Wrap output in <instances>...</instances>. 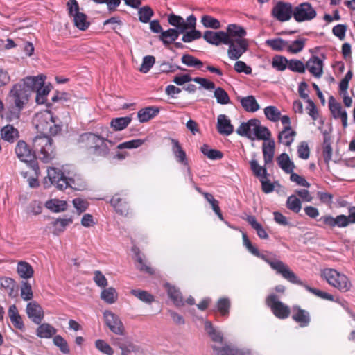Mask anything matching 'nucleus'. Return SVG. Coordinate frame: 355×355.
<instances>
[{"mask_svg":"<svg viewBox=\"0 0 355 355\" xmlns=\"http://www.w3.org/2000/svg\"><path fill=\"white\" fill-rule=\"evenodd\" d=\"M78 141L89 150V154L101 157H106L110 153V147L114 145L112 141L93 132L80 135Z\"/></svg>","mask_w":355,"mask_h":355,"instance_id":"nucleus-1","label":"nucleus"},{"mask_svg":"<svg viewBox=\"0 0 355 355\" xmlns=\"http://www.w3.org/2000/svg\"><path fill=\"white\" fill-rule=\"evenodd\" d=\"M236 133L251 140H269L271 132L267 127L262 126L257 119H252L247 122H243L236 129Z\"/></svg>","mask_w":355,"mask_h":355,"instance_id":"nucleus-2","label":"nucleus"},{"mask_svg":"<svg viewBox=\"0 0 355 355\" xmlns=\"http://www.w3.org/2000/svg\"><path fill=\"white\" fill-rule=\"evenodd\" d=\"M253 255L266 261L272 270L276 271L277 274L281 275L289 282H297L295 273L290 269L288 265L281 260L276 259L275 255L272 253L267 252L266 254H262L257 250Z\"/></svg>","mask_w":355,"mask_h":355,"instance_id":"nucleus-3","label":"nucleus"},{"mask_svg":"<svg viewBox=\"0 0 355 355\" xmlns=\"http://www.w3.org/2000/svg\"><path fill=\"white\" fill-rule=\"evenodd\" d=\"M33 148L35 149V155L43 162L47 163L52 160L56 155L55 147L53 139L46 135H37L33 139Z\"/></svg>","mask_w":355,"mask_h":355,"instance_id":"nucleus-4","label":"nucleus"},{"mask_svg":"<svg viewBox=\"0 0 355 355\" xmlns=\"http://www.w3.org/2000/svg\"><path fill=\"white\" fill-rule=\"evenodd\" d=\"M321 276L330 286L337 288L340 292H347L352 287V284L348 277L335 269H324L322 271Z\"/></svg>","mask_w":355,"mask_h":355,"instance_id":"nucleus-5","label":"nucleus"},{"mask_svg":"<svg viewBox=\"0 0 355 355\" xmlns=\"http://www.w3.org/2000/svg\"><path fill=\"white\" fill-rule=\"evenodd\" d=\"M28 77L24 78L22 82L13 85L10 91L9 97L12 103L17 107L24 108L28 103L29 97L31 95V86L27 83Z\"/></svg>","mask_w":355,"mask_h":355,"instance_id":"nucleus-6","label":"nucleus"},{"mask_svg":"<svg viewBox=\"0 0 355 355\" xmlns=\"http://www.w3.org/2000/svg\"><path fill=\"white\" fill-rule=\"evenodd\" d=\"M266 304L269 307L273 315L280 320H285L290 316V307L281 302L279 296L275 293L268 295L265 300Z\"/></svg>","mask_w":355,"mask_h":355,"instance_id":"nucleus-7","label":"nucleus"},{"mask_svg":"<svg viewBox=\"0 0 355 355\" xmlns=\"http://www.w3.org/2000/svg\"><path fill=\"white\" fill-rule=\"evenodd\" d=\"M35 149L31 147L24 140H19L15 148V153L17 157L22 162L26 163L29 166L35 168H37L35 163L36 157Z\"/></svg>","mask_w":355,"mask_h":355,"instance_id":"nucleus-8","label":"nucleus"},{"mask_svg":"<svg viewBox=\"0 0 355 355\" xmlns=\"http://www.w3.org/2000/svg\"><path fill=\"white\" fill-rule=\"evenodd\" d=\"M318 226L322 229L333 230L335 227L344 228L349 225V220L347 216L344 214L338 215L336 217L330 214H325L318 219Z\"/></svg>","mask_w":355,"mask_h":355,"instance_id":"nucleus-9","label":"nucleus"},{"mask_svg":"<svg viewBox=\"0 0 355 355\" xmlns=\"http://www.w3.org/2000/svg\"><path fill=\"white\" fill-rule=\"evenodd\" d=\"M28 84L31 86V93L37 92L36 102L37 104H44L46 101L50 89L48 86H44V80L42 77H28Z\"/></svg>","mask_w":355,"mask_h":355,"instance_id":"nucleus-10","label":"nucleus"},{"mask_svg":"<svg viewBox=\"0 0 355 355\" xmlns=\"http://www.w3.org/2000/svg\"><path fill=\"white\" fill-rule=\"evenodd\" d=\"M316 15L314 8L307 2L300 3L293 8V18L297 22L312 20Z\"/></svg>","mask_w":355,"mask_h":355,"instance_id":"nucleus-11","label":"nucleus"},{"mask_svg":"<svg viewBox=\"0 0 355 355\" xmlns=\"http://www.w3.org/2000/svg\"><path fill=\"white\" fill-rule=\"evenodd\" d=\"M168 23L176 28L175 30L184 33L189 28H194L196 24V18L193 15H189L187 21L182 17L175 14H171L168 17Z\"/></svg>","mask_w":355,"mask_h":355,"instance_id":"nucleus-12","label":"nucleus"},{"mask_svg":"<svg viewBox=\"0 0 355 355\" xmlns=\"http://www.w3.org/2000/svg\"><path fill=\"white\" fill-rule=\"evenodd\" d=\"M272 15L279 21H287L293 17V8L288 2L279 1L272 10Z\"/></svg>","mask_w":355,"mask_h":355,"instance_id":"nucleus-13","label":"nucleus"},{"mask_svg":"<svg viewBox=\"0 0 355 355\" xmlns=\"http://www.w3.org/2000/svg\"><path fill=\"white\" fill-rule=\"evenodd\" d=\"M228 45L227 55L230 60H236L240 58L248 49V42L247 40H230Z\"/></svg>","mask_w":355,"mask_h":355,"instance_id":"nucleus-14","label":"nucleus"},{"mask_svg":"<svg viewBox=\"0 0 355 355\" xmlns=\"http://www.w3.org/2000/svg\"><path fill=\"white\" fill-rule=\"evenodd\" d=\"M105 322L110 330L115 334L123 336L125 334V327L119 317L110 311L103 313Z\"/></svg>","mask_w":355,"mask_h":355,"instance_id":"nucleus-15","label":"nucleus"},{"mask_svg":"<svg viewBox=\"0 0 355 355\" xmlns=\"http://www.w3.org/2000/svg\"><path fill=\"white\" fill-rule=\"evenodd\" d=\"M114 344L121 349V355H130L131 353L135 354L142 353L140 346L136 345L128 338H116L114 340Z\"/></svg>","mask_w":355,"mask_h":355,"instance_id":"nucleus-16","label":"nucleus"},{"mask_svg":"<svg viewBox=\"0 0 355 355\" xmlns=\"http://www.w3.org/2000/svg\"><path fill=\"white\" fill-rule=\"evenodd\" d=\"M34 123L37 131L43 132L48 130L50 123H54L53 114L47 111L37 113L34 118Z\"/></svg>","mask_w":355,"mask_h":355,"instance_id":"nucleus-17","label":"nucleus"},{"mask_svg":"<svg viewBox=\"0 0 355 355\" xmlns=\"http://www.w3.org/2000/svg\"><path fill=\"white\" fill-rule=\"evenodd\" d=\"M292 319L299 324L300 327H306L311 322V315L308 311L295 305L293 306Z\"/></svg>","mask_w":355,"mask_h":355,"instance_id":"nucleus-18","label":"nucleus"},{"mask_svg":"<svg viewBox=\"0 0 355 355\" xmlns=\"http://www.w3.org/2000/svg\"><path fill=\"white\" fill-rule=\"evenodd\" d=\"M323 61L316 55H312L306 62V69L316 78L323 74Z\"/></svg>","mask_w":355,"mask_h":355,"instance_id":"nucleus-19","label":"nucleus"},{"mask_svg":"<svg viewBox=\"0 0 355 355\" xmlns=\"http://www.w3.org/2000/svg\"><path fill=\"white\" fill-rule=\"evenodd\" d=\"M26 313L28 318L37 324H40L44 318L43 309L36 302H31L27 304Z\"/></svg>","mask_w":355,"mask_h":355,"instance_id":"nucleus-20","label":"nucleus"},{"mask_svg":"<svg viewBox=\"0 0 355 355\" xmlns=\"http://www.w3.org/2000/svg\"><path fill=\"white\" fill-rule=\"evenodd\" d=\"M204 40L209 44L219 46L220 44H226L228 43L227 40V35L225 34V31H220L218 32H214L211 31H206L203 34Z\"/></svg>","mask_w":355,"mask_h":355,"instance_id":"nucleus-21","label":"nucleus"},{"mask_svg":"<svg viewBox=\"0 0 355 355\" xmlns=\"http://www.w3.org/2000/svg\"><path fill=\"white\" fill-rule=\"evenodd\" d=\"M322 133L323 135V144H322V156L326 164H329L332 157V148H331V128L329 130H322L320 128Z\"/></svg>","mask_w":355,"mask_h":355,"instance_id":"nucleus-22","label":"nucleus"},{"mask_svg":"<svg viewBox=\"0 0 355 355\" xmlns=\"http://www.w3.org/2000/svg\"><path fill=\"white\" fill-rule=\"evenodd\" d=\"M225 34L227 35V40L230 43V40H245L244 37L246 35V31L241 26L232 24L227 26Z\"/></svg>","mask_w":355,"mask_h":355,"instance_id":"nucleus-23","label":"nucleus"},{"mask_svg":"<svg viewBox=\"0 0 355 355\" xmlns=\"http://www.w3.org/2000/svg\"><path fill=\"white\" fill-rule=\"evenodd\" d=\"M0 135L1 139L10 144L15 143L20 137L18 129L11 124L3 126L0 130Z\"/></svg>","mask_w":355,"mask_h":355,"instance_id":"nucleus-24","label":"nucleus"},{"mask_svg":"<svg viewBox=\"0 0 355 355\" xmlns=\"http://www.w3.org/2000/svg\"><path fill=\"white\" fill-rule=\"evenodd\" d=\"M110 204L119 214L123 216H128L129 214V204L125 198H121L116 194L111 198Z\"/></svg>","mask_w":355,"mask_h":355,"instance_id":"nucleus-25","label":"nucleus"},{"mask_svg":"<svg viewBox=\"0 0 355 355\" xmlns=\"http://www.w3.org/2000/svg\"><path fill=\"white\" fill-rule=\"evenodd\" d=\"M216 127L218 133L223 135L228 136L234 132V126L231 121L225 114L218 115Z\"/></svg>","mask_w":355,"mask_h":355,"instance_id":"nucleus-26","label":"nucleus"},{"mask_svg":"<svg viewBox=\"0 0 355 355\" xmlns=\"http://www.w3.org/2000/svg\"><path fill=\"white\" fill-rule=\"evenodd\" d=\"M171 141L172 144V151L177 161L179 163L183 164L184 166H188L189 162L187 157L186 153L182 149L178 140L171 138Z\"/></svg>","mask_w":355,"mask_h":355,"instance_id":"nucleus-27","label":"nucleus"},{"mask_svg":"<svg viewBox=\"0 0 355 355\" xmlns=\"http://www.w3.org/2000/svg\"><path fill=\"white\" fill-rule=\"evenodd\" d=\"M296 279H297V282H291V283L303 286L306 291H308L309 292L311 293L312 294L315 295V296H317L320 298H322L324 300H327L329 301L334 300V296L332 295H331L327 292L322 291L321 290L309 286L306 284L304 283L297 275H296Z\"/></svg>","mask_w":355,"mask_h":355,"instance_id":"nucleus-28","label":"nucleus"},{"mask_svg":"<svg viewBox=\"0 0 355 355\" xmlns=\"http://www.w3.org/2000/svg\"><path fill=\"white\" fill-rule=\"evenodd\" d=\"M159 112V109L155 106H149L141 109L138 113L137 116L141 123H145L154 118Z\"/></svg>","mask_w":355,"mask_h":355,"instance_id":"nucleus-29","label":"nucleus"},{"mask_svg":"<svg viewBox=\"0 0 355 355\" xmlns=\"http://www.w3.org/2000/svg\"><path fill=\"white\" fill-rule=\"evenodd\" d=\"M296 132L293 130L291 126H285L279 133L278 141L286 146H290L294 140Z\"/></svg>","mask_w":355,"mask_h":355,"instance_id":"nucleus-30","label":"nucleus"},{"mask_svg":"<svg viewBox=\"0 0 355 355\" xmlns=\"http://www.w3.org/2000/svg\"><path fill=\"white\" fill-rule=\"evenodd\" d=\"M240 103L242 107L248 112H255L260 108L255 97L252 95L241 98Z\"/></svg>","mask_w":355,"mask_h":355,"instance_id":"nucleus-31","label":"nucleus"},{"mask_svg":"<svg viewBox=\"0 0 355 355\" xmlns=\"http://www.w3.org/2000/svg\"><path fill=\"white\" fill-rule=\"evenodd\" d=\"M277 162L278 166L286 173H291L295 167L288 155L285 153L277 157Z\"/></svg>","mask_w":355,"mask_h":355,"instance_id":"nucleus-32","label":"nucleus"},{"mask_svg":"<svg viewBox=\"0 0 355 355\" xmlns=\"http://www.w3.org/2000/svg\"><path fill=\"white\" fill-rule=\"evenodd\" d=\"M275 144L274 140H269L267 144H263L262 150L266 165L272 162L275 154Z\"/></svg>","mask_w":355,"mask_h":355,"instance_id":"nucleus-33","label":"nucleus"},{"mask_svg":"<svg viewBox=\"0 0 355 355\" xmlns=\"http://www.w3.org/2000/svg\"><path fill=\"white\" fill-rule=\"evenodd\" d=\"M17 271L20 277L25 279L31 278L34 274V270L31 265L24 261H21L17 263Z\"/></svg>","mask_w":355,"mask_h":355,"instance_id":"nucleus-34","label":"nucleus"},{"mask_svg":"<svg viewBox=\"0 0 355 355\" xmlns=\"http://www.w3.org/2000/svg\"><path fill=\"white\" fill-rule=\"evenodd\" d=\"M168 297L173 300V304L176 306H182L184 305L182 294L179 289L169 284H166Z\"/></svg>","mask_w":355,"mask_h":355,"instance_id":"nucleus-35","label":"nucleus"},{"mask_svg":"<svg viewBox=\"0 0 355 355\" xmlns=\"http://www.w3.org/2000/svg\"><path fill=\"white\" fill-rule=\"evenodd\" d=\"M245 220L257 232V234L260 239H267L268 238V234L266 230L263 227L261 224L257 221L256 218L254 216H247Z\"/></svg>","mask_w":355,"mask_h":355,"instance_id":"nucleus-36","label":"nucleus"},{"mask_svg":"<svg viewBox=\"0 0 355 355\" xmlns=\"http://www.w3.org/2000/svg\"><path fill=\"white\" fill-rule=\"evenodd\" d=\"M180 33V31L174 28H169L167 31L162 32L159 35V39L165 46H168L175 42L178 38Z\"/></svg>","mask_w":355,"mask_h":355,"instance_id":"nucleus-37","label":"nucleus"},{"mask_svg":"<svg viewBox=\"0 0 355 355\" xmlns=\"http://www.w3.org/2000/svg\"><path fill=\"white\" fill-rule=\"evenodd\" d=\"M288 41L281 38L276 37L268 39L266 41V44L273 51H283L287 49Z\"/></svg>","mask_w":355,"mask_h":355,"instance_id":"nucleus-38","label":"nucleus"},{"mask_svg":"<svg viewBox=\"0 0 355 355\" xmlns=\"http://www.w3.org/2000/svg\"><path fill=\"white\" fill-rule=\"evenodd\" d=\"M306 40V38L299 37L291 42L288 41L286 51L293 54L301 52L305 46Z\"/></svg>","mask_w":355,"mask_h":355,"instance_id":"nucleus-39","label":"nucleus"},{"mask_svg":"<svg viewBox=\"0 0 355 355\" xmlns=\"http://www.w3.org/2000/svg\"><path fill=\"white\" fill-rule=\"evenodd\" d=\"M69 187L74 190L83 191L87 188V184L83 177L79 174L69 176Z\"/></svg>","mask_w":355,"mask_h":355,"instance_id":"nucleus-40","label":"nucleus"},{"mask_svg":"<svg viewBox=\"0 0 355 355\" xmlns=\"http://www.w3.org/2000/svg\"><path fill=\"white\" fill-rule=\"evenodd\" d=\"M45 206L53 212H60L67 209V203L64 200L51 199L46 202Z\"/></svg>","mask_w":355,"mask_h":355,"instance_id":"nucleus-41","label":"nucleus"},{"mask_svg":"<svg viewBox=\"0 0 355 355\" xmlns=\"http://www.w3.org/2000/svg\"><path fill=\"white\" fill-rule=\"evenodd\" d=\"M56 333V329L48 323L40 324L37 329V336L42 338H49Z\"/></svg>","mask_w":355,"mask_h":355,"instance_id":"nucleus-42","label":"nucleus"},{"mask_svg":"<svg viewBox=\"0 0 355 355\" xmlns=\"http://www.w3.org/2000/svg\"><path fill=\"white\" fill-rule=\"evenodd\" d=\"M101 298L107 304H113L116 301L118 294L115 288L110 287L102 291Z\"/></svg>","mask_w":355,"mask_h":355,"instance_id":"nucleus-43","label":"nucleus"},{"mask_svg":"<svg viewBox=\"0 0 355 355\" xmlns=\"http://www.w3.org/2000/svg\"><path fill=\"white\" fill-rule=\"evenodd\" d=\"M131 122L130 116L119 117L111 121L110 125L116 131L125 129Z\"/></svg>","mask_w":355,"mask_h":355,"instance_id":"nucleus-44","label":"nucleus"},{"mask_svg":"<svg viewBox=\"0 0 355 355\" xmlns=\"http://www.w3.org/2000/svg\"><path fill=\"white\" fill-rule=\"evenodd\" d=\"M329 107L331 114L335 119H339L342 114L346 112L341 106V105L336 102L333 96H330L329 98Z\"/></svg>","mask_w":355,"mask_h":355,"instance_id":"nucleus-45","label":"nucleus"},{"mask_svg":"<svg viewBox=\"0 0 355 355\" xmlns=\"http://www.w3.org/2000/svg\"><path fill=\"white\" fill-rule=\"evenodd\" d=\"M73 17L74 25L80 30L85 31L89 26V22L87 21V15L83 12L74 13Z\"/></svg>","mask_w":355,"mask_h":355,"instance_id":"nucleus-46","label":"nucleus"},{"mask_svg":"<svg viewBox=\"0 0 355 355\" xmlns=\"http://www.w3.org/2000/svg\"><path fill=\"white\" fill-rule=\"evenodd\" d=\"M181 61L189 67L201 69L203 66V62L201 60L189 54H184L182 56Z\"/></svg>","mask_w":355,"mask_h":355,"instance_id":"nucleus-47","label":"nucleus"},{"mask_svg":"<svg viewBox=\"0 0 355 355\" xmlns=\"http://www.w3.org/2000/svg\"><path fill=\"white\" fill-rule=\"evenodd\" d=\"M230 300L227 297L220 298L217 302V309L222 316L227 317L230 309Z\"/></svg>","mask_w":355,"mask_h":355,"instance_id":"nucleus-48","label":"nucleus"},{"mask_svg":"<svg viewBox=\"0 0 355 355\" xmlns=\"http://www.w3.org/2000/svg\"><path fill=\"white\" fill-rule=\"evenodd\" d=\"M153 15V10L148 6H143L138 10L139 19L142 23L149 22Z\"/></svg>","mask_w":355,"mask_h":355,"instance_id":"nucleus-49","label":"nucleus"},{"mask_svg":"<svg viewBox=\"0 0 355 355\" xmlns=\"http://www.w3.org/2000/svg\"><path fill=\"white\" fill-rule=\"evenodd\" d=\"M250 165L253 174L259 180L265 175H268L266 167L260 166L257 160L250 161Z\"/></svg>","mask_w":355,"mask_h":355,"instance_id":"nucleus-50","label":"nucleus"},{"mask_svg":"<svg viewBox=\"0 0 355 355\" xmlns=\"http://www.w3.org/2000/svg\"><path fill=\"white\" fill-rule=\"evenodd\" d=\"M264 114L266 119L272 122L278 121L281 116L280 111L275 106L272 105L265 107Z\"/></svg>","mask_w":355,"mask_h":355,"instance_id":"nucleus-51","label":"nucleus"},{"mask_svg":"<svg viewBox=\"0 0 355 355\" xmlns=\"http://www.w3.org/2000/svg\"><path fill=\"white\" fill-rule=\"evenodd\" d=\"M130 293L137 297L141 301L146 303H151L154 301V297L148 292L140 289H132Z\"/></svg>","mask_w":355,"mask_h":355,"instance_id":"nucleus-52","label":"nucleus"},{"mask_svg":"<svg viewBox=\"0 0 355 355\" xmlns=\"http://www.w3.org/2000/svg\"><path fill=\"white\" fill-rule=\"evenodd\" d=\"M288 60L284 56L275 55L272 59V66L277 70L282 71L288 67Z\"/></svg>","mask_w":355,"mask_h":355,"instance_id":"nucleus-53","label":"nucleus"},{"mask_svg":"<svg viewBox=\"0 0 355 355\" xmlns=\"http://www.w3.org/2000/svg\"><path fill=\"white\" fill-rule=\"evenodd\" d=\"M214 97L217 103L221 105H227L230 103V99L227 92L222 87H217L214 91Z\"/></svg>","mask_w":355,"mask_h":355,"instance_id":"nucleus-54","label":"nucleus"},{"mask_svg":"<svg viewBox=\"0 0 355 355\" xmlns=\"http://www.w3.org/2000/svg\"><path fill=\"white\" fill-rule=\"evenodd\" d=\"M205 328L213 341L218 343L223 342V336L214 328L211 322L207 321L205 324Z\"/></svg>","mask_w":355,"mask_h":355,"instance_id":"nucleus-55","label":"nucleus"},{"mask_svg":"<svg viewBox=\"0 0 355 355\" xmlns=\"http://www.w3.org/2000/svg\"><path fill=\"white\" fill-rule=\"evenodd\" d=\"M288 69L293 72L304 73L306 70V64H304L300 60L291 59L288 60Z\"/></svg>","mask_w":355,"mask_h":355,"instance_id":"nucleus-56","label":"nucleus"},{"mask_svg":"<svg viewBox=\"0 0 355 355\" xmlns=\"http://www.w3.org/2000/svg\"><path fill=\"white\" fill-rule=\"evenodd\" d=\"M95 347L99 352L106 355H113L114 353L112 347L102 339H98L95 341Z\"/></svg>","mask_w":355,"mask_h":355,"instance_id":"nucleus-57","label":"nucleus"},{"mask_svg":"<svg viewBox=\"0 0 355 355\" xmlns=\"http://www.w3.org/2000/svg\"><path fill=\"white\" fill-rule=\"evenodd\" d=\"M286 207L293 212L298 213L302 208V204L299 198L295 195H291L286 200Z\"/></svg>","mask_w":355,"mask_h":355,"instance_id":"nucleus-58","label":"nucleus"},{"mask_svg":"<svg viewBox=\"0 0 355 355\" xmlns=\"http://www.w3.org/2000/svg\"><path fill=\"white\" fill-rule=\"evenodd\" d=\"M201 22L206 28H211L214 29H218L220 27V21L209 15H204L202 17Z\"/></svg>","mask_w":355,"mask_h":355,"instance_id":"nucleus-59","label":"nucleus"},{"mask_svg":"<svg viewBox=\"0 0 355 355\" xmlns=\"http://www.w3.org/2000/svg\"><path fill=\"white\" fill-rule=\"evenodd\" d=\"M155 62V58L153 55H146L144 56L142 60V63L141 64L139 71L141 73H146L150 69L152 68L153 64Z\"/></svg>","mask_w":355,"mask_h":355,"instance_id":"nucleus-60","label":"nucleus"},{"mask_svg":"<svg viewBox=\"0 0 355 355\" xmlns=\"http://www.w3.org/2000/svg\"><path fill=\"white\" fill-rule=\"evenodd\" d=\"M145 142L144 139H132L128 141L123 142L117 146V148L119 149H124V148H137L141 145H143Z\"/></svg>","mask_w":355,"mask_h":355,"instance_id":"nucleus-61","label":"nucleus"},{"mask_svg":"<svg viewBox=\"0 0 355 355\" xmlns=\"http://www.w3.org/2000/svg\"><path fill=\"white\" fill-rule=\"evenodd\" d=\"M21 297L25 301L30 300L33 297L31 285L28 282H22L21 283Z\"/></svg>","mask_w":355,"mask_h":355,"instance_id":"nucleus-62","label":"nucleus"},{"mask_svg":"<svg viewBox=\"0 0 355 355\" xmlns=\"http://www.w3.org/2000/svg\"><path fill=\"white\" fill-rule=\"evenodd\" d=\"M23 109L24 108L17 107L15 105L12 104L9 107V110L7 113V120L10 122L19 120Z\"/></svg>","mask_w":355,"mask_h":355,"instance_id":"nucleus-63","label":"nucleus"},{"mask_svg":"<svg viewBox=\"0 0 355 355\" xmlns=\"http://www.w3.org/2000/svg\"><path fill=\"white\" fill-rule=\"evenodd\" d=\"M53 343L58 347L60 351L64 354H69L70 352L67 342L60 335L53 338Z\"/></svg>","mask_w":355,"mask_h":355,"instance_id":"nucleus-64","label":"nucleus"}]
</instances>
